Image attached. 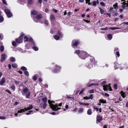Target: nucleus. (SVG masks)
<instances>
[{
  "label": "nucleus",
  "mask_w": 128,
  "mask_h": 128,
  "mask_svg": "<svg viewBox=\"0 0 128 128\" xmlns=\"http://www.w3.org/2000/svg\"><path fill=\"white\" fill-rule=\"evenodd\" d=\"M50 100H49L48 101V103L50 104L51 108L53 110L57 111L58 109H60V108H57L58 106V104H56L55 105H54L52 104H50Z\"/></svg>",
  "instance_id": "f257e3e1"
},
{
  "label": "nucleus",
  "mask_w": 128,
  "mask_h": 128,
  "mask_svg": "<svg viewBox=\"0 0 128 128\" xmlns=\"http://www.w3.org/2000/svg\"><path fill=\"white\" fill-rule=\"evenodd\" d=\"M4 11L8 18H10L12 16V14L9 10L6 8L4 10Z\"/></svg>",
  "instance_id": "f03ea898"
},
{
  "label": "nucleus",
  "mask_w": 128,
  "mask_h": 128,
  "mask_svg": "<svg viewBox=\"0 0 128 128\" xmlns=\"http://www.w3.org/2000/svg\"><path fill=\"white\" fill-rule=\"evenodd\" d=\"M87 55L86 53L83 51H81L80 52V55H79L80 57L83 59H85Z\"/></svg>",
  "instance_id": "7ed1b4c3"
},
{
  "label": "nucleus",
  "mask_w": 128,
  "mask_h": 128,
  "mask_svg": "<svg viewBox=\"0 0 128 128\" xmlns=\"http://www.w3.org/2000/svg\"><path fill=\"white\" fill-rule=\"evenodd\" d=\"M42 18V16L40 14H38L36 18H34V20L36 22H38V20H40Z\"/></svg>",
  "instance_id": "20e7f679"
},
{
  "label": "nucleus",
  "mask_w": 128,
  "mask_h": 128,
  "mask_svg": "<svg viewBox=\"0 0 128 128\" xmlns=\"http://www.w3.org/2000/svg\"><path fill=\"white\" fill-rule=\"evenodd\" d=\"M103 87V89L104 90H112L110 85H105Z\"/></svg>",
  "instance_id": "39448f33"
},
{
  "label": "nucleus",
  "mask_w": 128,
  "mask_h": 128,
  "mask_svg": "<svg viewBox=\"0 0 128 128\" xmlns=\"http://www.w3.org/2000/svg\"><path fill=\"white\" fill-rule=\"evenodd\" d=\"M78 43V42L76 40H74L72 42V46L73 47L76 46Z\"/></svg>",
  "instance_id": "423d86ee"
},
{
  "label": "nucleus",
  "mask_w": 128,
  "mask_h": 128,
  "mask_svg": "<svg viewBox=\"0 0 128 128\" xmlns=\"http://www.w3.org/2000/svg\"><path fill=\"white\" fill-rule=\"evenodd\" d=\"M102 120V117L101 116H97L96 117V122L97 124L98 123V122H99Z\"/></svg>",
  "instance_id": "0eeeda50"
},
{
  "label": "nucleus",
  "mask_w": 128,
  "mask_h": 128,
  "mask_svg": "<svg viewBox=\"0 0 128 128\" xmlns=\"http://www.w3.org/2000/svg\"><path fill=\"white\" fill-rule=\"evenodd\" d=\"M16 40L18 43L20 44L22 43V36H20L19 38L16 39Z\"/></svg>",
  "instance_id": "6e6552de"
},
{
  "label": "nucleus",
  "mask_w": 128,
  "mask_h": 128,
  "mask_svg": "<svg viewBox=\"0 0 128 128\" xmlns=\"http://www.w3.org/2000/svg\"><path fill=\"white\" fill-rule=\"evenodd\" d=\"M23 91L24 93L22 94L23 95H24V94H25L28 93V92H30V91H29V89L26 87H25L23 88Z\"/></svg>",
  "instance_id": "1a4fd4ad"
},
{
  "label": "nucleus",
  "mask_w": 128,
  "mask_h": 128,
  "mask_svg": "<svg viewBox=\"0 0 128 128\" xmlns=\"http://www.w3.org/2000/svg\"><path fill=\"white\" fill-rule=\"evenodd\" d=\"M2 58L0 60V61L2 62L4 61L6 58V54H2L1 56Z\"/></svg>",
  "instance_id": "9d476101"
},
{
  "label": "nucleus",
  "mask_w": 128,
  "mask_h": 128,
  "mask_svg": "<svg viewBox=\"0 0 128 128\" xmlns=\"http://www.w3.org/2000/svg\"><path fill=\"white\" fill-rule=\"evenodd\" d=\"M58 34L59 35H56L54 36V38L56 40H58L59 39L60 37H62V36H61V33L60 32L58 33Z\"/></svg>",
  "instance_id": "9b49d317"
},
{
  "label": "nucleus",
  "mask_w": 128,
  "mask_h": 128,
  "mask_svg": "<svg viewBox=\"0 0 128 128\" xmlns=\"http://www.w3.org/2000/svg\"><path fill=\"white\" fill-rule=\"evenodd\" d=\"M5 82V79L4 78H2L0 81V85H2Z\"/></svg>",
  "instance_id": "f8f14e48"
},
{
  "label": "nucleus",
  "mask_w": 128,
  "mask_h": 128,
  "mask_svg": "<svg viewBox=\"0 0 128 128\" xmlns=\"http://www.w3.org/2000/svg\"><path fill=\"white\" fill-rule=\"evenodd\" d=\"M27 110V108H25L24 109H22L19 110L18 111V113H22L23 112H24L26 111Z\"/></svg>",
  "instance_id": "ddd939ff"
},
{
  "label": "nucleus",
  "mask_w": 128,
  "mask_h": 128,
  "mask_svg": "<svg viewBox=\"0 0 128 128\" xmlns=\"http://www.w3.org/2000/svg\"><path fill=\"white\" fill-rule=\"evenodd\" d=\"M30 92H28L26 94H24V95L25 94L26 96V98H30Z\"/></svg>",
  "instance_id": "4468645a"
},
{
  "label": "nucleus",
  "mask_w": 128,
  "mask_h": 128,
  "mask_svg": "<svg viewBox=\"0 0 128 128\" xmlns=\"http://www.w3.org/2000/svg\"><path fill=\"white\" fill-rule=\"evenodd\" d=\"M34 1V0H28V4L30 5L32 4Z\"/></svg>",
  "instance_id": "2eb2a0df"
},
{
  "label": "nucleus",
  "mask_w": 128,
  "mask_h": 128,
  "mask_svg": "<svg viewBox=\"0 0 128 128\" xmlns=\"http://www.w3.org/2000/svg\"><path fill=\"white\" fill-rule=\"evenodd\" d=\"M37 13V12L35 10H32L31 11V14L36 15Z\"/></svg>",
  "instance_id": "dca6fc26"
},
{
  "label": "nucleus",
  "mask_w": 128,
  "mask_h": 128,
  "mask_svg": "<svg viewBox=\"0 0 128 128\" xmlns=\"http://www.w3.org/2000/svg\"><path fill=\"white\" fill-rule=\"evenodd\" d=\"M50 18L51 21H53L55 19V17L54 15H51L50 16Z\"/></svg>",
  "instance_id": "f3484780"
},
{
  "label": "nucleus",
  "mask_w": 128,
  "mask_h": 128,
  "mask_svg": "<svg viewBox=\"0 0 128 128\" xmlns=\"http://www.w3.org/2000/svg\"><path fill=\"white\" fill-rule=\"evenodd\" d=\"M88 114L90 115L92 114V110L91 109H88L87 111Z\"/></svg>",
  "instance_id": "a211bd4d"
},
{
  "label": "nucleus",
  "mask_w": 128,
  "mask_h": 128,
  "mask_svg": "<svg viewBox=\"0 0 128 128\" xmlns=\"http://www.w3.org/2000/svg\"><path fill=\"white\" fill-rule=\"evenodd\" d=\"M123 98H124L126 97V95L125 94L124 92L123 91H121L120 92Z\"/></svg>",
  "instance_id": "6ab92c4d"
},
{
  "label": "nucleus",
  "mask_w": 128,
  "mask_h": 128,
  "mask_svg": "<svg viewBox=\"0 0 128 128\" xmlns=\"http://www.w3.org/2000/svg\"><path fill=\"white\" fill-rule=\"evenodd\" d=\"M47 100V98L46 97H43L42 99V101L44 103L46 102Z\"/></svg>",
  "instance_id": "aec40b11"
},
{
  "label": "nucleus",
  "mask_w": 128,
  "mask_h": 128,
  "mask_svg": "<svg viewBox=\"0 0 128 128\" xmlns=\"http://www.w3.org/2000/svg\"><path fill=\"white\" fill-rule=\"evenodd\" d=\"M120 28H118V27H113V28H110L109 29H112V30H117L120 29Z\"/></svg>",
  "instance_id": "412c9836"
},
{
  "label": "nucleus",
  "mask_w": 128,
  "mask_h": 128,
  "mask_svg": "<svg viewBox=\"0 0 128 128\" xmlns=\"http://www.w3.org/2000/svg\"><path fill=\"white\" fill-rule=\"evenodd\" d=\"M99 102L100 103H106V101L103 100H100Z\"/></svg>",
  "instance_id": "4be33fe9"
},
{
  "label": "nucleus",
  "mask_w": 128,
  "mask_h": 128,
  "mask_svg": "<svg viewBox=\"0 0 128 128\" xmlns=\"http://www.w3.org/2000/svg\"><path fill=\"white\" fill-rule=\"evenodd\" d=\"M107 37L110 40L112 38V36L111 34H109L107 35Z\"/></svg>",
  "instance_id": "5701e85b"
},
{
  "label": "nucleus",
  "mask_w": 128,
  "mask_h": 128,
  "mask_svg": "<svg viewBox=\"0 0 128 128\" xmlns=\"http://www.w3.org/2000/svg\"><path fill=\"white\" fill-rule=\"evenodd\" d=\"M32 105H30L27 108V110H31L32 109Z\"/></svg>",
  "instance_id": "b1692460"
},
{
  "label": "nucleus",
  "mask_w": 128,
  "mask_h": 128,
  "mask_svg": "<svg viewBox=\"0 0 128 128\" xmlns=\"http://www.w3.org/2000/svg\"><path fill=\"white\" fill-rule=\"evenodd\" d=\"M10 59L11 61L14 62L15 61V58L13 57H11Z\"/></svg>",
  "instance_id": "393cba45"
},
{
  "label": "nucleus",
  "mask_w": 128,
  "mask_h": 128,
  "mask_svg": "<svg viewBox=\"0 0 128 128\" xmlns=\"http://www.w3.org/2000/svg\"><path fill=\"white\" fill-rule=\"evenodd\" d=\"M28 38L26 36H25L24 37V41L25 42H27L28 40Z\"/></svg>",
  "instance_id": "a878e982"
},
{
  "label": "nucleus",
  "mask_w": 128,
  "mask_h": 128,
  "mask_svg": "<svg viewBox=\"0 0 128 128\" xmlns=\"http://www.w3.org/2000/svg\"><path fill=\"white\" fill-rule=\"evenodd\" d=\"M86 89L85 88H83L80 91V92L79 93V94H82L83 92Z\"/></svg>",
  "instance_id": "bb28decb"
},
{
  "label": "nucleus",
  "mask_w": 128,
  "mask_h": 128,
  "mask_svg": "<svg viewBox=\"0 0 128 128\" xmlns=\"http://www.w3.org/2000/svg\"><path fill=\"white\" fill-rule=\"evenodd\" d=\"M84 110V109L83 108H80L79 109V110L78 111V112L79 113H82L83 112Z\"/></svg>",
  "instance_id": "cd10ccee"
},
{
  "label": "nucleus",
  "mask_w": 128,
  "mask_h": 128,
  "mask_svg": "<svg viewBox=\"0 0 128 128\" xmlns=\"http://www.w3.org/2000/svg\"><path fill=\"white\" fill-rule=\"evenodd\" d=\"M100 12L101 14H103L104 12V10L100 8Z\"/></svg>",
  "instance_id": "c85d7f7f"
},
{
  "label": "nucleus",
  "mask_w": 128,
  "mask_h": 128,
  "mask_svg": "<svg viewBox=\"0 0 128 128\" xmlns=\"http://www.w3.org/2000/svg\"><path fill=\"white\" fill-rule=\"evenodd\" d=\"M0 50L1 52H3L4 50V47L3 46H2L0 47Z\"/></svg>",
  "instance_id": "c756f323"
},
{
  "label": "nucleus",
  "mask_w": 128,
  "mask_h": 128,
  "mask_svg": "<svg viewBox=\"0 0 128 128\" xmlns=\"http://www.w3.org/2000/svg\"><path fill=\"white\" fill-rule=\"evenodd\" d=\"M4 20L3 17L2 16H0V22H2Z\"/></svg>",
  "instance_id": "7c9ffc66"
},
{
  "label": "nucleus",
  "mask_w": 128,
  "mask_h": 128,
  "mask_svg": "<svg viewBox=\"0 0 128 128\" xmlns=\"http://www.w3.org/2000/svg\"><path fill=\"white\" fill-rule=\"evenodd\" d=\"M33 48L35 51H37L38 50V48L37 47L35 46L33 47Z\"/></svg>",
  "instance_id": "2f4dec72"
},
{
  "label": "nucleus",
  "mask_w": 128,
  "mask_h": 128,
  "mask_svg": "<svg viewBox=\"0 0 128 128\" xmlns=\"http://www.w3.org/2000/svg\"><path fill=\"white\" fill-rule=\"evenodd\" d=\"M12 45L14 46H16V42L14 41L12 42Z\"/></svg>",
  "instance_id": "473e14b6"
},
{
  "label": "nucleus",
  "mask_w": 128,
  "mask_h": 128,
  "mask_svg": "<svg viewBox=\"0 0 128 128\" xmlns=\"http://www.w3.org/2000/svg\"><path fill=\"white\" fill-rule=\"evenodd\" d=\"M100 4L102 5V6H105V4H104L103 2H100Z\"/></svg>",
  "instance_id": "72a5a7b5"
},
{
  "label": "nucleus",
  "mask_w": 128,
  "mask_h": 128,
  "mask_svg": "<svg viewBox=\"0 0 128 128\" xmlns=\"http://www.w3.org/2000/svg\"><path fill=\"white\" fill-rule=\"evenodd\" d=\"M11 88L14 90L15 89V87L14 85H12L10 87Z\"/></svg>",
  "instance_id": "f704fd0d"
},
{
  "label": "nucleus",
  "mask_w": 128,
  "mask_h": 128,
  "mask_svg": "<svg viewBox=\"0 0 128 128\" xmlns=\"http://www.w3.org/2000/svg\"><path fill=\"white\" fill-rule=\"evenodd\" d=\"M21 69L24 70L26 71L27 70L26 68L24 66H22L21 67Z\"/></svg>",
  "instance_id": "c9c22d12"
},
{
  "label": "nucleus",
  "mask_w": 128,
  "mask_h": 128,
  "mask_svg": "<svg viewBox=\"0 0 128 128\" xmlns=\"http://www.w3.org/2000/svg\"><path fill=\"white\" fill-rule=\"evenodd\" d=\"M12 66L14 68H15L17 67V65L14 64H12Z\"/></svg>",
  "instance_id": "e433bc0d"
},
{
  "label": "nucleus",
  "mask_w": 128,
  "mask_h": 128,
  "mask_svg": "<svg viewBox=\"0 0 128 128\" xmlns=\"http://www.w3.org/2000/svg\"><path fill=\"white\" fill-rule=\"evenodd\" d=\"M114 89H116L117 88V85L116 84H115L114 85Z\"/></svg>",
  "instance_id": "4c0bfd02"
},
{
  "label": "nucleus",
  "mask_w": 128,
  "mask_h": 128,
  "mask_svg": "<svg viewBox=\"0 0 128 128\" xmlns=\"http://www.w3.org/2000/svg\"><path fill=\"white\" fill-rule=\"evenodd\" d=\"M121 1H124V0H121ZM122 4H123V5H126V2H124L122 3Z\"/></svg>",
  "instance_id": "58836bf2"
},
{
  "label": "nucleus",
  "mask_w": 128,
  "mask_h": 128,
  "mask_svg": "<svg viewBox=\"0 0 128 128\" xmlns=\"http://www.w3.org/2000/svg\"><path fill=\"white\" fill-rule=\"evenodd\" d=\"M46 103H44L43 104V107L44 108H46Z\"/></svg>",
  "instance_id": "ea45409f"
},
{
  "label": "nucleus",
  "mask_w": 128,
  "mask_h": 128,
  "mask_svg": "<svg viewBox=\"0 0 128 128\" xmlns=\"http://www.w3.org/2000/svg\"><path fill=\"white\" fill-rule=\"evenodd\" d=\"M3 3L5 5H6L7 4L6 0H2Z\"/></svg>",
  "instance_id": "a19ab883"
},
{
  "label": "nucleus",
  "mask_w": 128,
  "mask_h": 128,
  "mask_svg": "<svg viewBox=\"0 0 128 128\" xmlns=\"http://www.w3.org/2000/svg\"><path fill=\"white\" fill-rule=\"evenodd\" d=\"M24 74L27 76L29 75V73L26 70L24 72Z\"/></svg>",
  "instance_id": "79ce46f5"
},
{
  "label": "nucleus",
  "mask_w": 128,
  "mask_h": 128,
  "mask_svg": "<svg viewBox=\"0 0 128 128\" xmlns=\"http://www.w3.org/2000/svg\"><path fill=\"white\" fill-rule=\"evenodd\" d=\"M108 29V28L107 27L101 28V30H106Z\"/></svg>",
  "instance_id": "37998d69"
},
{
  "label": "nucleus",
  "mask_w": 128,
  "mask_h": 128,
  "mask_svg": "<svg viewBox=\"0 0 128 128\" xmlns=\"http://www.w3.org/2000/svg\"><path fill=\"white\" fill-rule=\"evenodd\" d=\"M88 68L90 69H91L93 67L92 65V64H90L89 65H88Z\"/></svg>",
  "instance_id": "c03bdc74"
},
{
  "label": "nucleus",
  "mask_w": 128,
  "mask_h": 128,
  "mask_svg": "<svg viewBox=\"0 0 128 128\" xmlns=\"http://www.w3.org/2000/svg\"><path fill=\"white\" fill-rule=\"evenodd\" d=\"M89 92L90 93H94V90L93 89L90 90L89 91Z\"/></svg>",
  "instance_id": "a18cd8bd"
},
{
  "label": "nucleus",
  "mask_w": 128,
  "mask_h": 128,
  "mask_svg": "<svg viewBox=\"0 0 128 128\" xmlns=\"http://www.w3.org/2000/svg\"><path fill=\"white\" fill-rule=\"evenodd\" d=\"M3 38V36L2 34H0V40H2Z\"/></svg>",
  "instance_id": "49530a36"
},
{
  "label": "nucleus",
  "mask_w": 128,
  "mask_h": 128,
  "mask_svg": "<svg viewBox=\"0 0 128 128\" xmlns=\"http://www.w3.org/2000/svg\"><path fill=\"white\" fill-rule=\"evenodd\" d=\"M32 112V110H30L26 114L28 115L30 114V113Z\"/></svg>",
  "instance_id": "de8ad7c7"
},
{
  "label": "nucleus",
  "mask_w": 128,
  "mask_h": 128,
  "mask_svg": "<svg viewBox=\"0 0 128 128\" xmlns=\"http://www.w3.org/2000/svg\"><path fill=\"white\" fill-rule=\"evenodd\" d=\"M118 4L117 2L116 3L114 4L113 6L115 8L116 7L118 6Z\"/></svg>",
  "instance_id": "09e8293b"
},
{
  "label": "nucleus",
  "mask_w": 128,
  "mask_h": 128,
  "mask_svg": "<svg viewBox=\"0 0 128 128\" xmlns=\"http://www.w3.org/2000/svg\"><path fill=\"white\" fill-rule=\"evenodd\" d=\"M80 52L79 50H76L75 52V53L76 54H78L80 53Z\"/></svg>",
  "instance_id": "8fccbe9b"
},
{
  "label": "nucleus",
  "mask_w": 128,
  "mask_h": 128,
  "mask_svg": "<svg viewBox=\"0 0 128 128\" xmlns=\"http://www.w3.org/2000/svg\"><path fill=\"white\" fill-rule=\"evenodd\" d=\"M92 86V84L91 83L90 84H88L86 86L87 87H90Z\"/></svg>",
  "instance_id": "3c124183"
},
{
  "label": "nucleus",
  "mask_w": 128,
  "mask_h": 128,
  "mask_svg": "<svg viewBox=\"0 0 128 128\" xmlns=\"http://www.w3.org/2000/svg\"><path fill=\"white\" fill-rule=\"evenodd\" d=\"M116 55L118 56L119 57L120 56V54L118 51H117L116 52Z\"/></svg>",
  "instance_id": "603ef678"
},
{
  "label": "nucleus",
  "mask_w": 128,
  "mask_h": 128,
  "mask_svg": "<svg viewBox=\"0 0 128 128\" xmlns=\"http://www.w3.org/2000/svg\"><path fill=\"white\" fill-rule=\"evenodd\" d=\"M93 94H91L90 95L89 97L91 99H92L93 97Z\"/></svg>",
  "instance_id": "864d4df0"
},
{
  "label": "nucleus",
  "mask_w": 128,
  "mask_h": 128,
  "mask_svg": "<svg viewBox=\"0 0 128 128\" xmlns=\"http://www.w3.org/2000/svg\"><path fill=\"white\" fill-rule=\"evenodd\" d=\"M44 23L46 25H48V22L47 20H45L44 21Z\"/></svg>",
  "instance_id": "5fc2aeb1"
},
{
  "label": "nucleus",
  "mask_w": 128,
  "mask_h": 128,
  "mask_svg": "<svg viewBox=\"0 0 128 128\" xmlns=\"http://www.w3.org/2000/svg\"><path fill=\"white\" fill-rule=\"evenodd\" d=\"M96 1H94L93 2V5L94 6H95L96 5Z\"/></svg>",
  "instance_id": "6e6d98bb"
},
{
  "label": "nucleus",
  "mask_w": 128,
  "mask_h": 128,
  "mask_svg": "<svg viewBox=\"0 0 128 128\" xmlns=\"http://www.w3.org/2000/svg\"><path fill=\"white\" fill-rule=\"evenodd\" d=\"M6 92L9 93L10 94H11V92L10 91L8 90H6Z\"/></svg>",
  "instance_id": "4d7b16f0"
},
{
  "label": "nucleus",
  "mask_w": 128,
  "mask_h": 128,
  "mask_svg": "<svg viewBox=\"0 0 128 128\" xmlns=\"http://www.w3.org/2000/svg\"><path fill=\"white\" fill-rule=\"evenodd\" d=\"M106 83V82L105 81H104L102 82L101 83V84L102 85H104V84Z\"/></svg>",
  "instance_id": "13d9d810"
},
{
  "label": "nucleus",
  "mask_w": 128,
  "mask_h": 128,
  "mask_svg": "<svg viewBox=\"0 0 128 128\" xmlns=\"http://www.w3.org/2000/svg\"><path fill=\"white\" fill-rule=\"evenodd\" d=\"M104 95H105V96H107V97H108V96H109V94H108L107 93H105Z\"/></svg>",
  "instance_id": "bf43d9fd"
},
{
  "label": "nucleus",
  "mask_w": 128,
  "mask_h": 128,
  "mask_svg": "<svg viewBox=\"0 0 128 128\" xmlns=\"http://www.w3.org/2000/svg\"><path fill=\"white\" fill-rule=\"evenodd\" d=\"M85 100H88L89 98L88 97H84L83 98Z\"/></svg>",
  "instance_id": "052dcab7"
},
{
  "label": "nucleus",
  "mask_w": 128,
  "mask_h": 128,
  "mask_svg": "<svg viewBox=\"0 0 128 128\" xmlns=\"http://www.w3.org/2000/svg\"><path fill=\"white\" fill-rule=\"evenodd\" d=\"M33 79L34 80H36L37 79V78L36 76H34L33 77Z\"/></svg>",
  "instance_id": "680f3d73"
},
{
  "label": "nucleus",
  "mask_w": 128,
  "mask_h": 128,
  "mask_svg": "<svg viewBox=\"0 0 128 128\" xmlns=\"http://www.w3.org/2000/svg\"><path fill=\"white\" fill-rule=\"evenodd\" d=\"M0 119H5V118L4 116H1L0 117Z\"/></svg>",
  "instance_id": "e2e57ef3"
},
{
  "label": "nucleus",
  "mask_w": 128,
  "mask_h": 128,
  "mask_svg": "<svg viewBox=\"0 0 128 128\" xmlns=\"http://www.w3.org/2000/svg\"><path fill=\"white\" fill-rule=\"evenodd\" d=\"M126 6V5H122V7L123 8H124Z\"/></svg>",
  "instance_id": "0e129e2a"
},
{
  "label": "nucleus",
  "mask_w": 128,
  "mask_h": 128,
  "mask_svg": "<svg viewBox=\"0 0 128 128\" xmlns=\"http://www.w3.org/2000/svg\"><path fill=\"white\" fill-rule=\"evenodd\" d=\"M78 109L77 108H76L74 110L72 111L74 112H76L77 110Z\"/></svg>",
  "instance_id": "69168bd1"
},
{
  "label": "nucleus",
  "mask_w": 128,
  "mask_h": 128,
  "mask_svg": "<svg viewBox=\"0 0 128 128\" xmlns=\"http://www.w3.org/2000/svg\"><path fill=\"white\" fill-rule=\"evenodd\" d=\"M120 17L122 19L123 18V15H120Z\"/></svg>",
  "instance_id": "338daca9"
},
{
  "label": "nucleus",
  "mask_w": 128,
  "mask_h": 128,
  "mask_svg": "<svg viewBox=\"0 0 128 128\" xmlns=\"http://www.w3.org/2000/svg\"><path fill=\"white\" fill-rule=\"evenodd\" d=\"M29 42H32L33 41V39L32 38H30L29 40Z\"/></svg>",
  "instance_id": "774afa93"
}]
</instances>
